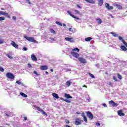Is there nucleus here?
<instances>
[{
	"mask_svg": "<svg viewBox=\"0 0 127 127\" xmlns=\"http://www.w3.org/2000/svg\"><path fill=\"white\" fill-rule=\"evenodd\" d=\"M75 51H77V52H80V49L78 48H75L72 50V51L70 52V54L75 58H77L78 60L80 61V63H82L83 64H86L87 63V61L86 59L80 57V55L77 53L75 52ZM80 57V58H79Z\"/></svg>",
	"mask_w": 127,
	"mask_h": 127,
	"instance_id": "1",
	"label": "nucleus"
},
{
	"mask_svg": "<svg viewBox=\"0 0 127 127\" xmlns=\"http://www.w3.org/2000/svg\"><path fill=\"white\" fill-rule=\"evenodd\" d=\"M24 38H25V39L30 42H33V43H36L37 42V41H36V40H35L33 37H29L24 35Z\"/></svg>",
	"mask_w": 127,
	"mask_h": 127,
	"instance_id": "2",
	"label": "nucleus"
},
{
	"mask_svg": "<svg viewBox=\"0 0 127 127\" xmlns=\"http://www.w3.org/2000/svg\"><path fill=\"white\" fill-rule=\"evenodd\" d=\"M6 76L9 79H14V75L10 72L7 73Z\"/></svg>",
	"mask_w": 127,
	"mask_h": 127,
	"instance_id": "3",
	"label": "nucleus"
},
{
	"mask_svg": "<svg viewBox=\"0 0 127 127\" xmlns=\"http://www.w3.org/2000/svg\"><path fill=\"white\" fill-rule=\"evenodd\" d=\"M118 38H119V40H120V41H122V42H123V43L124 44V45H125V46L126 47H127V43L126 42L125 40H124L123 37H122L121 36H118Z\"/></svg>",
	"mask_w": 127,
	"mask_h": 127,
	"instance_id": "4",
	"label": "nucleus"
},
{
	"mask_svg": "<svg viewBox=\"0 0 127 127\" xmlns=\"http://www.w3.org/2000/svg\"><path fill=\"white\" fill-rule=\"evenodd\" d=\"M0 15H5L8 18H10V16L8 15V13H6L2 11H0Z\"/></svg>",
	"mask_w": 127,
	"mask_h": 127,
	"instance_id": "5",
	"label": "nucleus"
},
{
	"mask_svg": "<svg viewBox=\"0 0 127 127\" xmlns=\"http://www.w3.org/2000/svg\"><path fill=\"white\" fill-rule=\"evenodd\" d=\"M109 105H111L112 107H118V104L114 102V101L111 100L109 102Z\"/></svg>",
	"mask_w": 127,
	"mask_h": 127,
	"instance_id": "6",
	"label": "nucleus"
},
{
	"mask_svg": "<svg viewBox=\"0 0 127 127\" xmlns=\"http://www.w3.org/2000/svg\"><path fill=\"white\" fill-rule=\"evenodd\" d=\"M86 115L87 117L89 118V119H91V120H93V114L91 112L88 111L86 112Z\"/></svg>",
	"mask_w": 127,
	"mask_h": 127,
	"instance_id": "7",
	"label": "nucleus"
},
{
	"mask_svg": "<svg viewBox=\"0 0 127 127\" xmlns=\"http://www.w3.org/2000/svg\"><path fill=\"white\" fill-rule=\"evenodd\" d=\"M105 6L109 10H111V9H113L114 8L113 6H110V4L108 3H105Z\"/></svg>",
	"mask_w": 127,
	"mask_h": 127,
	"instance_id": "8",
	"label": "nucleus"
},
{
	"mask_svg": "<svg viewBox=\"0 0 127 127\" xmlns=\"http://www.w3.org/2000/svg\"><path fill=\"white\" fill-rule=\"evenodd\" d=\"M11 45H12V46H13V47L16 48V49H18V45L16 44L15 43V42L12 41L11 43Z\"/></svg>",
	"mask_w": 127,
	"mask_h": 127,
	"instance_id": "9",
	"label": "nucleus"
},
{
	"mask_svg": "<svg viewBox=\"0 0 127 127\" xmlns=\"http://www.w3.org/2000/svg\"><path fill=\"white\" fill-rule=\"evenodd\" d=\"M81 117L83 118L84 122H85V123H87V122H88V119H87V117L85 116V113L83 112L81 113Z\"/></svg>",
	"mask_w": 127,
	"mask_h": 127,
	"instance_id": "10",
	"label": "nucleus"
},
{
	"mask_svg": "<svg viewBox=\"0 0 127 127\" xmlns=\"http://www.w3.org/2000/svg\"><path fill=\"white\" fill-rule=\"evenodd\" d=\"M65 40H66V41H68V42H74V39H73V38L66 37L65 38Z\"/></svg>",
	"mask_w": 127,
	"mask_h": 127,
	"instance_id": "11",
	"label": "nucleus"
},
{
	"mask_svg": "<svg viewBox=\"0 0 127 127\" xmlns=\"http://www.w3.org/2000/svg\"><path fill=\"white\" fill-rule=\"evenodd\" d=\"M40 69L42 70H45L48 69L47 65H42L40 66Z\"/></svg>",
	"mask_w": 127,
	"mask_h": 127,
	"instance_id": "12",
	"label": "nucleus"
},
{
	"mask_svg": "<svg viewBox=\"0 0 127 127\" xmlns=\"http://www.w3.org/2000/svg\"><path fill=\"white\" fill-rule=\"evenodd\" d=\"M67 13H68V14H69V15H70V16H71V17H73V18H75V19L79 20L78 17H76L75 15L72 14V13H71V12L69 11H67Z\"/></svg>",
	"mask_w": 127,
	"mask_h": 127,
	"instance_id": "13",
	"label": "nucleus"
},
{
	"mask_svg": "<svg viewBox=\"0 0 127 127\" xmlns=\"http://www.w3.org/2000/svg\"><path fill=\"white\" fill-rule=\"evenodd\" d=\"M118 114L120 116V117H124L125 116V113H123L122 110L118 111Z\"/></svg>",
	"mask_w": 127,
	"mask_h": 127,
	"instance_id": "14",
	"label": "nucleus"
},
{
	"mask_svg": "<svg viewBox=\"0 0 127 127\" xmlns=\"http://www.w3.org/2000/svg\"><path fill=\"white\" fill-rule=\"evenodd\" d=\"M31 59H32V61H35V62L37 61V58H36L35 55H34L33 54L31 55Z\"/></svg>",
	"mask_w": 127,
	"mask_h": 127,
	"instance_id": "15",
	"label": "nucleus"
},
{
	"mask_svg": "<svg viewBox=\"0 0 127 127\" xmlns=\"http://www.w3.org/2000/svg\"><path fill=\"white\" fill-rule=\"evenodd\" d=\"M95 0H85V1H86L87 2H89V3H92V4L95 3Z\"/></svg>",
	"mask_w": 127,
	"mask_h": 127,
	"instance_id": "16",
	"label": "nucleus"
},
{
	"mask_svg": "<svg viewBox=\"0 0 127 127\" xmlns=\"http://www.w3.org/2000/svg\"><path fill=\"white\" fill-rule=\"evenodd\" d=\"M64 97L66 98V99H72V96L70 95V94H68L66 93L64 94Z\"/></svg>",
	"mask_w": 127,
	"mask_h": 127,
	"instance_id": "17",
	"label": "nucleus"
},
{
	"mask_svg": "<svg viewBox=\"0 0 127 127\" xmlns=\"http://www.w3.org/2000/svg\"><path fill=\"white\" fill-rule=\"evenodd\" d=\"M96 21H97V23L98 24H101L103 21H102V19H100L99 18H97L96 19Z\"/></svg>",
	"mask_w": 127,
	"mask_h": 127,
	"instance_id": "18",
	"label": "nucleus"
},
{
	"mask_svg": "<svg viewBox=\"0 0 127 127\" xmlns=\"http://www.w3.org/2000/svg\"><path fill=\"white\" fill-rule=\"evenodd\" d=\"M52 96L56 99H59V96L57 93H53Z\"/></svg>",
	"mask_w": 127,
	"mask_h": 127,
	"instance_id": "19",
	"label": "nucleus"
},
{
	"mask_svg": "<svg viewBox=\"0 0 127 127\" xmlns=\"http://www.w3.org/2000/svg\"><path fill=\"white\" fill-rule=\"evenodd\" d=\"M104 3V1L103 0H98V5L102 6Z\"/></svg>",
	"mask_w": 127,
	"mask_h": 127,
	"instance_id": "20",
	"label": "nucleus"
},
{
	"mask_svg": "<svg viewBox=\"0 0 127 127\" xmlns=\"http://www.w3.org/2000/svg\"><path fill=\"white\" fill-rule=\"evenodd\" d=\"M121 48L122 50V51H127V48L125 46H121Z\"/></svg>",
	"mask_w": 127,
	"mask_h": 127,
	"instance_id": "21",
	"label": "nucleus"
},
{
	"mask_svg": "<svg viewBox=\"0 0 127 127\" xmlns=\"http://www.w3.org/2000/svg\"><path fill=\"white\" fill-rule=\"evenodd\" d=\"M116 6L118 7V9H123V6L120 4H116Z\"/></svg>",
	"mask_w": 127,
	"mask_h": 127,
	"instance_id": "22",
	"label": "nucleus"
},
{
	"mask_svg": "<svg viewBox=\"0 0 127 127\" xmlns=\"http://www.w3.org/2000/svg\"><path fill=\"white\" fill-rule=\"evenodd\" d=\"M20 95H21V96H22V97H24V98H27V95L25 94V93L20 92Z\"/></svg>",
	"mask_w": 127,
	"mask_h": 127,
	"instance_id": "23",
	"label": "nucleus"
},
{
	"mask_svg": "<svg viewBox=\"0 0 127 127\" xmlns=\"http://www.w3.org/2000/svg\"><path fill=\"white\" fill-rule=\"evenodd\" d=\"M50 31L51 33H53V34H56V32L53 29H50Z\"/></svg>",
	"mask_w": 127,
	"mask_h": 127,
	"instance_id": "24",
	"label": "nucleus"
},
{
	"mask_svg": "<svg viewBox=\"0 0 127 127\" xmlns=\"http://www.w3.org/2000/svg\"><path fill=\"white\" fill-rule=\"evenodd\" d=\"M75 124L76 126H79V125H81V121H78L77 120H76Z\"/></svg>",
	"mask_w": 127,
	"mask_h": 127,
	"instance_id": "25",
	"label": "nucleus"
},
{
	"mask_svg": "<svg viewBox=\"0 0 127 127\" xmlns=\"http://www.w3.org/2000/svg\"><path fill=\"white\" fill-rule=\"evenodd\" d=\"M85 41H87V42L91 41V40H92V38L87 37L85 39Z\"/></svg>",
	"mask_w": 127,
	"mask_h": 127,
	"instance_id": "26",
	"label": "nucleus"
},
{
	"mask_svg": "<svg viewBox=\"0 0 127 127\" xmlns=\"http://www.w3.org/2000/svg\"><path fill=\"white\" fill-rule=\"evenodd\" d=\"M35 108H36V110H37V111H38L39 112H41L42 111V109H41V108H40V107L36 106V107H35Z\"/></svg>",
	"mask_w": 127,
	"mask_h": 127,
	"instance_id": "27",
	"label": "nucleus"
},
{
	"mask_svg": "<svg viewBox=\"0 0 127 127\" xmlns=\"http://www.w3.org/2000/svg\"><path fill=\"white\" fill-rule=\"evenodd\" d=\"M111 33L114 37H118V34L115 33L114 32H112Z\"/></svg>",
	"mask_w": 127,
	"mask_h": 127,
	"instance_id": "28",
	"label": "nucleus"
},
{
	"mask_svg": "<svg viewBox=\"0 0 127 127\" xmlns=\"http://www.w3.org/2000/svg\"><path fill=\"white\" fill-rule=\"evenodd\" d=\"M66 85L67 87H69L70 85H71V82H70V81H66Z\"/></svg>",
	"mask_w": 127,
	"mask_h": 127,
	"instance_id": "29",
	"label": "nucleus"
},
{
	"mask_svg": "<svg viewBox=\"0 0 127 127\" xmlns=\"http://www.w3.org/2000/svg\"><path fill=\"white\" fill-rule=\"evenodd\" d=\"M88 75L90 76L93 79H95V76H94V74L91 73L90 72L88 73Z\"/></svg>",
	"mask_w": 127,
	"mask_h": 127,
	"instance_id": "30",
	"label": "nucleus"
},
{
	"mask_svg": "<svg viewBox=\"0 0 127 127\" xmlns=\"http://www.w3.org/2000/svg\"><path fill=\"white\" fill-rule=\"evenodd\" d=\"M56 24H58V25H60V26H62V23L59 21H56Z\"/></svg>",
	"mask_w": 127,
	"mask_h": 127,
	"instance_id": "31",
	"label": "nucleus"
},
{
	"mask_svg": "<svg viewBox=\"0 0 127 127\" xmlns=\"http://www.w3.org/2000/svg\"><path fill=\"white\" fill-rule=\"evenodd\" d=\"M118 78L120 80H122V79H123V77H122V76L121 74H120V73H118Z\"/></svg>",
	"mask_w": 127,
	"mask_h": 127,
	"instance_id": "32",
	"label": "nucleus"
},
{
	"mask_svg": "<svg viewBox=\"0 0 127 127\" xmlns=\"http://www.w3.org/2000/svg\"><path fill=\"white\" fill-rule=\"evenodd\" d=\"M0 72H4V69H3L1 66H0Z\"/></svg>",
	"mask_w": 127,
	"mask_h": 127,
	"instance_id": "33",
	"label": "nucleus"
},
{
	"mask_svg": "<svg viewBox=\"0 0 127 127\" xmlns=\"http://www.w3.org/2000/svg\"><path fill=\"white\" fill-rule=\"evenodd\" d=\"M43 115H45V116H47V114L46 112H44V110H42V112H41Z\"/></svg>",
	"mask_w": 127,
	"mask_h": 127,
	"instance_id": "34",
	"label": "nucleus"
},
{
	"mask_svg": "<svg viewBox=\"0 0 127 127\" xmlns=\"http://www.w3.org/2000/svg\"><path fill=\"white\" fill-rule=\"evenodd\" d=\"M5 19V18H4V17H0V21L4 20Z\"/></svg>",
	"mask_w": 127,
	"mask_h": 127,
	"instance_id": "35",
	"label": "nucleus"
},
{
	"mask_svg": "<svg viewBox=\"0 0 127 127\" xmlns=\"http://www.w3.org/2000/svg\"><path fill=\"white\" fill-rule=\"evenodd\" d=\"M6 56L9 58V59H12V57H11L10 55H6Z\"/></svg>",
	"mask_w": 127,
	"mask_h": 127,
	"instance_id": "36",
	"label": "nucleus"
},
{
	"mask_svg": "<svg viewBox=\"0 0 127 127\" xmlns=\"http://www.w3.org/2000/svg\"><path fill=\"white\" fill-rule=\"evenodd\" d=\"M64 102H66V103H71V101L67 99H65Z\"/></svg>",
	"mask_w": 127,
	"mask_h": 127,
	"instance_id": "37",
	"label": "nucleus"
},
{
	"mask_svg": "<svg viewBox=\"0 0 127 127\" xmlns=\"http://www.w3.org/2000/svg\"><path fill=\"white\" fill-rule=\"evenodd\" d=\"M74 12L77 14H79L80 13V12L78 11V10H74Z\"/></svg>",
	"mask_w": 127,
	"mask_h": 127,
	"instance_id": "38",
	"label": "nucleus"
},
{
	"mask_svg": "<svg viewBox=\"0 0 127 127\" xmlns=\"http://www.w3.org/2000/svg\"><path fill=\"white\" fill-rule=\"evenodd\" d=\"M16 83H17V84H18V85H21V82L18 80L16 81Z\"/></svg>",
	"mask_w": 127,
	"mask_h": 127,
	"instance_id": "39",
	"label": "nucleus"
},
{
	"mask_svg": "<svg viewBox=\"0 0 127 127\" xmlns=\"http://www.w3.org/2000/svg\"><path fill=\"white\" fill-rule=\"evenodd\" d=\"M28 68H32V65L30 64H28Z\"/></svg>",
	"mask_w": 127,
	"mask_h": 127,
	"instance_id": "40",
	"label": "nucleus"
},
{
	"mask_svg": "<svg viewBox=\"0 0 127 127\" xmlns=\"http://www.w3.org/2000/svg\"><path fill=\"white\" fill-rule=\"evenodd\" d=\"M3 42H4L3 40H2V39H0V44H3Z\"/></svg>",
	"mask_w": 127,
	"mask_h": 127,
	"instance_id": "41",
	"label": "nucleus"
},
{
	"mask_svg": "<svg viewBox=\"0 0 127 127\" xmlns=\"http://www.w3.org/2000/svg\"><path fill=\"white\" fill-rule=\"evenodd\" d=\"M26 1L28 3V4H31V2H30V0H26Z\"/></svg>",
	"mask_w": 127,
	"mask_h": 127,
	"instance_id": "42",
	"label": "nucleus"
},
{
	"mask_svg": "<svg viewBox=\"0 0 127 127\" xmlns=\"http://www.w3.org/2000/svg\"><path fill=\"white\" fill-rule=\"evenodd\" d=\"M113 80H114V81H118V79H117V77L116 76H113Z\"/></svg>",
	"mask_w": 127,
	"mask_h": 127,
	"instance_id": "43",
	"label": "nucleus"
},
{
	"mask_svg": "<svg viewBox=\"0 0 127 127\" xmlns=\"http://www.w3.org/2000/svg\"><path fill=\"white\" fill-rule=\"evenodd\" d=\"M34 74H35V75H36L37 76H38V73H37V72L36 70H34L33 71Z\"/></svg>",
	"mask_w": 127,
	"mask_h": 127,
	"instance_id": "44",
	"label": "nucleus"
},
{
	"mask_svg": "<svg viewBox=\"0 0 127 127\" xmlns=\"http://www.w3.org/2000/svg\"><path fill=\"white\" fill-rule=\"evenodd\" d=\"M69 31H70L71 32H74V31L73 30V28H70L69 29Z\"/></svg>",
	"mask_w": 127,
	"mask_h": 127,
	"instance_id": "45",
	"label": "nucleus"
},
{
	"mask_svg": "<svg viewBox=\"0 0 127 127\" xmlns=\"http://www.w3.org/2000/svg\"><path fill=\"white\" fill-rule=\"evenodd\" d=\"M102 105L103 106V107H104V108H107L108 107L105 103H103Z\"/></svg>",
	"mask_w": 127,
	"mask_h": 127,
	"instance_id": "46",
	"label": "nucleus"
},
{
	"mask_svg": "<svg viewBox=\"0 0 127 127\" xmlns=\"http://www.w3.org/2000/svg\"><path fill=\"white\" fill-rule=\"evenodd\" d=\"M76 5L78 8H82V6H80L79 4H76Z\"/></svg>",
	"mask_w": 127,
	"mask_h": 127,
	"instance_id": "47",
	"label": "nucleus"
},
{
	"mask_svg": "<svg viewBox=\"0 0 127 127\" xmlns=\"http://www.w3.org/2000/svg\"><path fill=\"white\" fill-rule=\"evenodd\" d=\"M23 50L24 51H26L27 50V48L24 47V48H23Z\"/></svg>",
	"mask_w": 127,
	"mask_h": 127,
	"instance_id": "48",
	"label": "nucleus"
},
{
	"mask_svg": "<svg viewBox=\"0 0 127 127\" xmlns=\"http://www.w3.org/2000/svg\"><path fill=\"white\" fill-rule=\"evenodd\" d=\"M96 126H97V127H100V123H96Z\"/></svg>",
	"mask_w": 127,
	"mask_h": 127,
	"instance_id": "49",
	"label": "nucleus"
},
{
	"mask_svg": "<svg viewBox=\"0 0 127 127\" xmlns=\"http://www.w3.org/2000/svg\"><path fill=\"white\" fill-rule=\"evenodd\" d=\"M109 86H111V87H113V84H112V82H109Z\"/></svg>",
	"mask_w": 127,
	"mask_h": 127,
	"instance_id": "50",
	"label": "nucleus"
},
{
	"mask_svg": "<svg viewBox=\"0 0 127 127\" xmlns=\"http://www.w3.org/2000/svg\"><path fill=\"white\" fill-rule=\"evenodd\" d=\"M12 19H13L14 20H16V17H15V16H13V17H12Z\"/></svg>",
	"mask_w": 127,
	"mask_h": 127,
	"instance_id": "51",
	"label": "nucleus"
},
{
	"mask_svg": "<svg viewBox=\"0 0 127 127\" xmlns=\"http://www.w3.org/2000/svg\"><path fill=\"white\" fill-rule=\"evenodd\" d=\"M23 118H24V121H27V117H24Z\"/></svg>",
	"mask_w": 127,
	"mask_h": 127,
	"instance_id": "52",
	"label": "nucleus"
},
{
	"mask_svg": "<svg viewBox=\"0 0 127 127\" xmlns=\"http://www.w3.org/2000/svg\"><path fill=\"white\" fill-rule=\"evenodd\" d=\"M61 100H62V101H64V102H65V99H64L63 98H61Z\"/></svg>",
	"mask_w": 127,
	"mask_h": 127,
	"instance_id": "53",
	"label": "nucleus"
},
{
	"mask_svg": "<svg viewBox=\"0 0 127 127\" xmlns=\"http://www.w3.org/2000/svg\"><path fill=\"white\" fill-rule=\"evenodd\" d=\"M82 87L83 88H87V86H86V85H83Z\"/></svg>",
	"mask_w": 127,
	"mask_h": 127,
	"instance_id": "54",
	"label": "nucleus"
},
{
	"mask_svg": "<svg viewBox=\"0 0 127 127\" xmlns=\"http://www.w3.org/2000/svg\"><path fill=\"white\" fill-rule=\"evenodd\" d=\"M46 74H47V75H49V73H48V71H46Z\"/></svg>",
	"mask_w": 127,
	"mask_h": 127,
	"instance_id": "55",
	"label": "nucleus"
},
{
	"mask_svg": "<svg viewBox=\"0 0 127 127\" xmlns=\"http://www.w3.org/2000/svg\"><path fill=\"white\" fill-rule=\"evenodd\" d=\"M6 116L7 117H8V118H9V115H8V114H6Z\"/></svg>",
	"mask_w": 127,
	"mask_h": 127,
	"instance_id": "56",
	"label": "nucleus"
},
{
	"mask_svg": "<svg viewBox=\"0 0 127 127\" xmlns=\"http://www.w3.org/2000/svg\"><path fill=\"white\" fill-rule=\"evenodd\" d=\"M80 113L76 112V115H80Z\"/></svg>",
	"mask_w": 127,
	"mask_h": 127,
	"instance_id": "57",
	"label": "nucleus"
},
{
	"mask_svg": "<svg viewBox=\"0 0 127 127\" xmlns=\"http://www.w3.org/2000/svg\"><path fill=\"white\" fill-rule=\"evenodd\" d=\"M65 127H71L70 126H69V125H66Z\"/></svg>",
	"mask_w": 127,
	"mask_h": 127,
	"instance_id": "58",
	"label": "nucleus"
},
{
	"mask_svg": "<svg viewBox=\"0 0 127 127\" xmlns=\"http://www.w3.org/2000/svg\"><path fill=\"white\" fill-rule=\"evenodd\" d=\"M69 121L67 120V121H66V123H67V124H69Z\"/></svg>",
	"mask_w": 127,
	"mask_h": 127,
	"instance_id": "59",
	"label": "nucleus"
},
{
	"mask_svg": "<svg viewBox=\"0 0 127 127\" xmlns=\"http://www.w3.org/2000/svg\"><path fill=\"white\" fill-rule=\"evenodd\" d=\"M50 70H51V72H53V69H51Z\"/></svg>",
	"mask_w": 127,
	"mask_h": 127,
	"instance_id": "60",
	"label": "nucleus"
},
{
	"mask_svg": "<svg viewBox=\"0 0 127 127\" xmlns=\"http://www.w3.org/2000/svg\"><path fill=\"white\" fill-rule=\"evenodd\" d=\"M1 10H4V8H1Z\"/></svg>",
	"mask_w": 127,
	"mask_h": 127,
	"instance_id": "61",
	"label": "nucleus"
},
{
	"mask_svg": "<svg viewBox=\"0 0 127 127\" xmlns=\"http://www.w3.org/2000/svg\"><path fill=\"white\" fill-rule=\"evenodd\" d=\"M64 26H66V25L65 24H63Z\"/></svg>",
	"mask_w": 127,
	"mask_h": 127,
	"instance_id": "62",
	"label": "nucleus"
},
{
	"mask_svg": "<svg viewBox=\"0 0 127 127\" xmlns=\"http://www.w3.org/2000/svg\"><path fill=\"white\" fill-rule=\"evenodd\" d=\"M77 121H79V119H77Z\"/></svg>",
	"mask_w": 127,
	"mask_h": 127,
	"instance_id": "63",
	"label": "nucleus"
},
{
	"mask_svg": "<svg viewBox=\"0 0 127 127\" xmlns=\"http://www.w3.org/2000/svg\"><path fill=\"white\" fill-rule=\"evenodd\" d=\"M81 122H83V120H82Z\"/></svg>",
	"mask_w": 127,
	"mask_h": 127,
	"instance_id": "64",
	"label": "nucleus"
}]
</instances>
